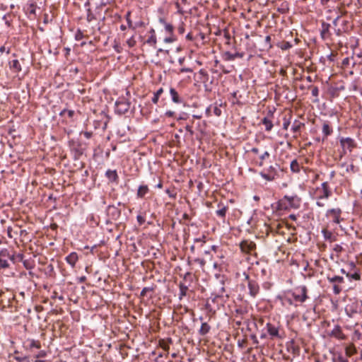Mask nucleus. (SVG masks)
Wrapping results in <instances>:
<instances>
[{
	"mask_svg": "<svg viewBox=\"0 0 362 362\" xmlns=\"http://www.w3.org/2000/svg\"><path fill=\"white\" fill-rule=\"evenodd\" d=\"M277 299L280 300L281 304L283 306H297V304L293 303V300H292V298L288 291L281 295H279L277 296Z\"/></svg>",
	"mask_w": 362,
	"mask_h": 362,
	"instance_id": "f8f14e48",
	"label": "nucleus"
},
{
	"mask_svg": "<svg viewBox=\"0 0 362 362\" xmlns=\"http://www.w3.org/2000/svg\"><path fill=\"white\" fill-rule=\"evenodd\" d=\"M194 262L199 264L201 267H204L205 264V260L204 259L197 258L194 259Z\"/></svg>",
	"mask_w": 362,
	"mask_h": 362,
	"instance_id": "338daca9",
	"label": "nucleus"
},
{
	"mask_svg": "<svg viewBox=\"0 0 362 362\" xmlns=\"http://www.w3.org/2000/svg\"><path fill=\"white\" fill-rule=\"evenodd\" d=\"M10 69L14 73H19L22 70L21 65L18 59H13L8 62Z\"/></svg>",
	"mask_w": 362,
	"mask_h": 362,
	"instance_id": "a878e982",
	"label": "nucleus"
},
{
	"mask_svg": "<svg viewBox=\"0 0 362 362\" xmlns=\"http://www.w3.org/2000/svg\"><path fill=\"white\" fill-rule=\"evenodd\" d=\"M290 168L291 170L295 173H298L300 171V165L296 159H294L291 162Z\"/></svg>",
	"mask_w": 362,
	"mask_h": 362,
	"instance_id": "f704fd0d",
	"label": "nucleus"
},
{
	"mask_svg": "<svg viewBox=\"0 0 362 362\" xmlns=\"http://www.w3.org/2000/svg\"><path fill=\"white\" fill-rule=\"evenodd\" d=\"M173 340L171 338H168L167 341L162 339L159 341L160 346L165 351H168L170 349V344H172Z\"/></svg>",
	"mask_w": 362,
	"mask_h": 362,
	"instance_id": "72a5a7b5",
	"label": "nucleus"
},
{
	"mask_svg": "<svg viewBox=\"0 0 362 362\" xmlns=\"http://www.w3.org/2000/svg\"><path fill=\"white\" fill-rule=\"evenodd\" d=\"M148 187L147 185H140L137 190V197L139 198H143L148 192Z\"/></svg>",
	"mask_w": 362,
	"mask_h": 362,
	"instance_id": "473e14b6",
	"label": "nucleus"
},
{
	"mask_svg": "<svg viewBox=\"0 0 362 362\" xmlns=\"http://www.w3.org/2000/svg\"><path fill=\"white\" fill-rule=\"evenodd\" d=\"M176 113L174 111L172 110H167L164 115L163 117H175Z\"/></svg>",
	"mask_w": 362,
	"mask_h": 362,
	"instance_id": "5fc2aeb1",
	"label": "nucleus"
},
{
	"mask_svg": "<svg viewBox=\"0 0 362 362\" xmlns=\"http://www.w3.org/2000/svg\"><path fill=\"white\" fill-rule=\"evenodd\" d=\"M270 157V153L267 151H265L262 154L259 156L260 162L259 163V166H262L264 165V161L268 159Z\"/></svg>",
	"mask_w": 362,
	"mask_h": 362,
	"instance_id": "79ce46f5",
	"label": "nucleus"
},
{
	"mask_svg": "<svg viewBox=\"0 0 362 362\" xmlns=\"http://www.w3.org/2000/svg\"><path fill=\"white\" fill-rule=\"evenodd\" d=\"M97 19H101L103 21L105 19V16L102 15L101 8L98 6L94 11L90 8L86 10V20L88 23Z\"/></svg>",
	"mask_w": 362,
	"mask_h": 362,
	"instance_id": "6e6552de",
	"label": "nucleus"
},
{
	"mask_svg": "<svg viewBox=\"0 0 362 362\" xmlns=\"http://www.w3.org/2000/svg\"><path fill=\"white\" fill-rule=\"evenodd\" d=\"M105 176L111 182H117L118 180V175L115 170H107L105 173Z\"/></svg>",
	"mask_w": 362,
	"mask_h": 362,
	"instance_id": "c85d7f7f",
	"label": "nucleus"
},
{
	"mask_svg": "<svg viewBox=\"0 0 362 362\" xmlns=\"http://www.w3.org/2000/svg\"><path fill=\"white\" fill-rule=\"evenodd\" d=\"M334 362H348V359L339 354L336 358L333 359Z\"/></svg>",
	"mask_w": 362,
	"mask_h": 362,
	"instance_id": "864d4df0",
	"label": "nucleus"
},
{
	"mask_svg": "<svg viewBox=\"0 0 362 362\" xmlns=\"http://www.w3.org/2000/svg\"><path fill=\"white\" fill-rule=\"evenodd\" d=\"M354 337L357 340H362V325L359 327L355 329Z\"/></svg>",
	"mask_w": 362,
	"mask_h": 362,
	"instance_id": "37998d69",
	"label": "nucleus"
},
{
	"mask_svg": "<svg viewBox=\"0 0 362 362\" xmlns=\"http://www.w3.org/2000/svg\"><path fill=\"white\" fill-rule=\"evenodd\" d=\"M332 190L327 182H324L320 187L315 189V198L317 200L327 199L332 196Z\"/></svg>",
	"mask_w": 362,
	"mask_h": 362,
	"instance_id": "39448f33",
	"label": "nucleus"
},
{
	"mask_svg": "<svg viewBox=\"0 0 362 362\" xmlns=\"http://www.w3.org/2000/svg\"><path fill=\"white\" fill-rule=\"evenodd\" d=\"M305 127V123L301 122L298 119H295L291 128V130L293 133V139H297L298 136L300 134L301 129Z\"/></svg>",
	"mask_w": 362,
	"mask_h": 362,
	"instance_id": "dca6fc26",
	"label": "nucleus"
},
{
	"mask_svg": "<svg viewBox=\"0 0 362 362\" xmlns=\"http://www.w3.org/2000/svg\"><path fill=\"white\" fill-rule=\"evenodd\" d=\"M78 259V254L75 252H71L65 258L66 262L72 267H75L76 264Z\"/></svg>",
	"mask_w": 362,
	"mask_h": 362,
	"instance_id": "5701e85b",
	"label": "nucleus"
},
{
	"mask_svg": "<svg viewBox=\"0 0 362 362\" xmlns=\"http://www.w3.org/2000/svg\"><path fill=\"white\" fill-rule=\"evenodd\" d=\"M247 287L249 289V295L253 298H256L260 291L257 281L255 279L254 281H249Z\"/></svg>",
	"mask_w": 362,
	"mask_h": 362,
	"instance_id": "2eb2a0df",
	"label": "nucleus"
},
{
	"mask_svg": "<svg viewBox=\"0 0 362 362\" xmlns=\"http://www.w3.org/2000/svg\"><path fill=\"white\" fill-rule=\"evenodd\" d=\"M177 40V37L174 33V31L170 33L166 34V36L163 39V42L166 44H170L176 42Z\"/></svg>",
	"mask_w": 362,
	"mask_h": 362,
	"instance_id": "c756f323",
	"label": "nucleus"
},
{
	"mask_svg": "<svg viewBox=\"0 0 362 362\" xmlns=\"http://www.w3.org/2000/svg\"><path fill=\"white\" fill-rule=\"evenodd\" d=\"M288 291L290 293L292 300H293V303L296 304L298 303H303L309 298L308 294V290L305 285L299 286L296 287L295 290H288Z\"/></svg>",
	"mask_w": 362,
	"mask_h": 362,
	"instance_id": "f03ea898",
	"label": "nucleus"
},
{
	"mask_svg": "<svg viewBox=\"0 0 362 362\" xmlns=\"http://www.w3.org/2000/svg\"><path fill=\"white\" fill-rule=\"evenodd\" d=\"M187 2V0H177L175 2V6L177 9V13L180 14L184 13V10L182 8V5L186 4Z\"/></svg>",
	"mask_w": 362,
	"mask_h": 362,
	"instance_id": "ea45409f",
	"label": "nucleus"
},
{
	"mask_svg": "<svg viewBox=\"0 0 362 362\" xmlns=\"http://www.w3.org/2000/svg\"><path fill=\"white\" fill-rule=\"evenodd\" d=\"M339 142L344 153H346V150H348L349 152H351L352 150L356 147L355 141L350 137H341L339 139Z\"/></svg>",
	"mask_w": 362,
	"mask_h": 362,
	"instance_id": "9b49d317",
	"label": "nucleus"
},
{
	"mask_svg": "<svg viewBox=\"0 0 362 362\" xmlns=\"http://www.w3.org/2000/svg\"><path fill=\"white\" fill-rule=\"evenodd\" d=\"M214 113L216 116H220L221 115V110L218 107L216 106L214 108Z\"/></svg>",
	"mask_w": 362,
	"mask_h": 362,
	"instance_id": "69168bd1",
	"label": "nucleus"
},
{
	"mask_svg": "<svg viewBox=\"0 0 362 362\" xmlns=\"http://www.w3.org/2000/svg\"><path fill=\"white\" fill-rule=\"evenodd\" d=\"M13 358L14 360H16L18 362H28L29 361V357L27 356H20L19 351L16 350L13 352Z\"/></svg>",
	"mask_w": 362,
	"mask_h": 362,
	"instance_id": "2f4dec72",
	"label": "nucleus"
},
{
	"mask_svg": "<svg viewBox=\"0 0 362 362\" xmlns=\"http://www.w3.org/2000/svg\"><path fill=\"white\" fill-rule=\"evenodd\" d=\"M126 43L127 45V46L129 47V48H132V47H134L136 44V39H135V36L134 35H132V37H130L127 41H126Z\"/></svg>",
	"mask_w": 362,
	"mask_h": 362,
	"instance_id": "49530a36",
	"label": "nucleus"
},
{
	"mask_svg": "<svg viewBox=\"0 0 362 362\" xmlns=\"http://www.w3.org/2000/svg\"><path fill=\"white\" fill-rule=\"evenodd\" d=\"M240 247L243 252L251 253L256 249V244L250 240H244L240 242Z\"/></svg>",
	"mask_w": 362,
	"mask_h": 362,
	"instance_id": "ddd939ff",
	"label": "nucleus"
},
{
	"mask_svg": "<svg viewBox=\"0 0 362 362\" xmlns=\"http://www.w3.org/2000/svg\"><path fill=\"white\" fill-rule=\"evenodd\" d=\"M347 31H348V28L347 27H343V28L337 27V28H334V33L337 36H341L344 33H346Z\"/></svg>",
	"mask_w": 362,
	"mask_h": 362,
	"instance_id": "c03bdc74",
	"label": "nucleus"
},
{
	"mask_svg": "<svg viewBox=\"0 0 362 362\" xmlns=\"http://www.w3.org/2000/svg\"><path fill=\"white\" fill-rule=\"evenodd\" d=\"M264 329H266V332H262L261 334V339H266L267 337H269L270 339H281V336L279 333V325L272 323L271 322H267Z\"/></svg>",
	"mask_w": 362,
	"mask_h": 362,
	"instance_id": "7ed1b4c3",
	"label": "nucleus"
},
{
	"mask_svg": "<svg viewBox=\"0 0 362 362\" xmlns=\"http://www.w3.org/2000/svg\"><path fill=\"white\" fill-rule=\"evenodd\" d=\"M23 266L25 267V269H31L34 267V264L32 262H30V260H28V259H23Z\"/></svg>",
	"mask_w": 362,
	"mask_h": 362,
	"instance_id": "8fccbe9b",
	"label": "nucleus"
},
{
	"mask_svg": "<svg viewBox=\"0 0 362 362\" xmlns=\"http://www.w3.org/2000/svg\"><path fill=\"white\" fill-rule=\"evenodd\" d=\"M153 287H144L141 291L140 297L144 298L146 296V293L149 291H153Z\"/></svg>",
	"mask_w": 362,
	"mask_h": 362,
	"instance_id": "3c124183",
	"label": "nucleus"
},
{
	"mask_svg": "<svg viewBox=\"0 0 362 362\" xmlns=\"http://www.w3.org/2000/svg\"><path fill=\"white\" fill-rule=\"evenodd\" d=\"M322 141H324L327 139V137L332 134L333 133V127L331 125L330 122L329 121H324L322 122Z\"/></svg>",
	"mask_w": 362,
	"mask_h": 362,
	"instance_id": "a211bd4d",
	"label": "nucleus"
},
{
	"mask_svg": "<svg viewBox=\"0 0 362 362\" xmlns=\"http://www.w3.org/2000/svg\"><path fill=\"white\" fill-rule=\"evenodd\" d=\"M331 25L328 23L322 22L321 24L320 35L323 40H328L331 37V33L329 31Z\"/></svg>",
	"mask_w": 362,
	"mask_h": 362,
	"instance_id": "aec40b11",
	"label": "nucleus"
},
{
	"mask_svg": "<svg viewBox=\"0 0 362 362\" xmlns=\"http://www.w3.org/2000/svg\"><path fill=\"white\" fill-rule=\"evenodd\" d=\"M130 108V103L124 98H119L115 102V113L122 115L129 111Z\"/></svg>",
	"mask_w": 362,
	"mask_h": 362,
	"instance_id": "423d86ee",
	"label": "nucleus"
},
{
	"mask_svg": "<svg viewBox=\"0 0 362 362\" xmlns=\"http://www.w3.org/2000/svg\"><path fill=\"white\" fill-rule=\"evenodd\" d=\"M290 124H291V121L289 119L284 118L283 129L287 130Z\"/></svg>",
	"mask_w": 362,
	"mask_h": 362,
	"instance_id": "6e6d98bb",
	"label": "nucleus"
},
{
	"mask_svg": "<svg viewBox=\"0 0 362 362\" xmlns=\"http://www.w3.org/2000/svg\"><path fill=\"white\" fill-rule=\"evenodd\" d=\"M47 356V352L45 350H40L38 351L35 356L34 358L36 359H40L41 358H45Z\"/></svg>",
	"mask_w": 362,
	"mask_h": 362,
	"instance_id": "09e8293b",
	"label": "nucleus"
},
{
	"mask_svg": "<svg viewBox=\"0 0 362 362\" xmlns=\"http://www.w3.org/2000/svg\"><path fill=\"white\" fill-rule=\"evenodd\" d=\"M321 232L325 240H328L330 243L336 240V237L333 235V233L331 231L325 228L322 229Z\"/></svg>",
	"mask_w": 362,
	"mask_h": 362,
	"instance_id": "cd10ccee",
	"label": "nucleus"
},
{
	"mask_svg": "<svg viewBox=\"0 0 362 362\" xmlns=\"http://www.w3.org/2000/svg\"><path fill=\"white\" fill-rule=\"evenodd\" d=\"M312 95H313L314 97H316V98H317V97H318V95H319V88H318L317 86H314V87H313V88H312Z\"/></svg>",
	"mask_w": 362,
	"mask_h": 362,
	"instance_id": "13d9d810",
	"label": "nucleus"
},
{
	"mask_svg": "<svg viewBox=\"0 0 362 362\" xmlns=\"http://www.w3.org/2000/svg\"><path fill=\"white\" fill-rule=\"evenodd\" d=\"M113 49L117 53H121L122 52L120 44L116 40L114 41Z\"/></svg>",
	"mask_w": 362,
	"mask_h": 362,
	"instance_id": "603ef678",
	"label": "nucleus"
},
{
	"mask_svg": "<svg viewBox=\"0 0 362 362\" xmlns=\"http://www.w3.org/2000/svg\"><path fill=\"white\" fill-rule=\"evenodd\" d=\"M136 219L140 226L142 225L143 223H144V222H145V218L144 216H142L141 215H138L136 216Z\"/></svg>",
	"mask_w": 362,
	"mask_h": 362,
	"instance_id": "052dcab7",
	"label": "nucleus"
},
{
	"mask_svg": "<svg viewBox=\"0 0 362 362\" xmlns=\"http://www.w3.org/2000/svg\"><path fill=\"white\" fill-rule=\"evenodd\" d=\"M106 212H107V216L112 220H115V221L117 220L121 215L120 210L114 205H109L107 207Z\"/></svg>",
	"mask_w": 362,
	"mask_h": 362,
	"instance_id": "6ab92c4d",
	"label": "nucleus"
},
{
	"mask_svg": "<svg viewBox=\"0 0 362 362\" xmlns=\"http://www.w3.org/2000/svg\"><path fill=\"white\" fill-rule=\"evenodd\" d=\"M345 90V86L344 85H341L339 86H330L328 88V93L329 95L334 98H337L339 95V93Z\"/></svg>",
	"mask_w": 362,
	"mask_h": 362,
	"instance_id": "412c9836",
	"label": "nucleus"
},
{
	"mask_svg": "<svg viewBox=\"0 0 362 362\" xmlns=\"http://www.w3.org/2000/svg\"><path fill=\"white\" fill-rule=\"evenodd\" d=\"M8 260L14 262V255H10L6 249L0 251V268L6 269L9 267Z\"/></svg>",
	"mask_w": 362,
	"mask_h": 362,
	"instance_id": "1a4fd4ad",
	"label": "nucleus"
},
{
	"mask_svg": "<svg viewBox=\"0 0 362 362\" xmlns=\"http://www.w3.org/2000/svg\"><path fill=\"white\" fill-rule=\"evenodd\" d=\"M340 18H341V16H337L332 21V24L334 25V28H337L338 27V23L340 21Z\"/></svg>",
	"mask_w": 362,
	"mask_h": 362,
	"instance_id": "e2e57ef3",
	"label": "nucleus"
},
{
	"mask_svg": "<svg viewBox=\"0 0 362 362\" xmlns=\"http://www.w3.org/2000/svg\"><path fill=\"white\" fill-rule=\"evenodd\" d=\"M199 74L201 76H202L203 77H204L206 80H207V79H208L209 75H208L207 72H206L204 69H200V70L199 71Z\"/></svg>",
	"mask_w": 362,
	"mask_h": 362,
	"instance_id": "680f3d73",
	"label": "nucleus"
},
{
	"mask_svg": "<svg viewBox=\"0 0 362 362\" xmlns=\"http://www.w3.org/2000/svg\"><path fill=\"white\" fill-rule=\"evenodd\" d=\"M158 22L163 26L164 32L165 34H168V33H172L174 31V26L171 23L167 22L165 18H160L158 20Z\"/></svg>",
	"mask_w": 362,
	"mask_h": 362,
	"instance_id": "393cba45",
	"label": "nucleus"
},
{
	"mask_svg": "<svg viewBox=\"0 0 362 362\" xmlns=\"http://www.w3.org/2000/svg\"><path fill=\"white\" fill-rule=\"evenodd\" d=\"M341 209L339 208L328 209L325 216L332 219V222L339 224L343 218H341Z\"/></svg>",
	"mask_w": 362,
	"mask_h": 362,
	"instance_id": "9d476101",
	"label": "nucleus"
},
{
	"mask_svg": "<svg viewBox=\"0 0 362 362\" xmlns=\"http://www.w3.org/2000/svg\"><path fill=\"white\" fill-rule=\"evenodd\" d=\"M333 250L337 253H340L343 250V247L340 245L337 244L334 245Z\"/></svg>",
	"mask_w": 362,
	"mask_h": 362,
	"instance_id": "4d7b16f0",
	"label": "nucleus"
},
{
	"mask_svg": "<svg viewBox=\"0 0 362 362\" xmlns=\"http://www.w3.org/2000/svg\"><path fill=\"white\" fill-rule=\"evenodd\" d=\"M262 122L264 125L267 132H270L274 126L273 123L268 117H264Z\"/></svg>",
	"mask_w": 362,
	"mask_h": 362,
	"instance_id": "e433bc0d",
	"label": "nucleus"
},
{
	"mask_svg": "<svg viewBox=\"0 0 362 362\" xmlns=\"http://www.w3.org/2000/svg\"><path fill=\"white\" fill-rule=\"evenodd\" d=\"M327 279L330 284H333V293L335 295H339L342 291V288L339 286V284L344 283V278L340 276H331L328 275Z\"/></svg>",
	"mask_w": 362,
	"mask_h": 362,
	"instance_id": "0eeeda50",
	"label": "nucleus"
},
{
	"mask_svg": "<svg viewBox=\"0 0 362 362\" xmlns=\"http://www.w3.org/2000/svg\"><path fill=\"white\" fill-rule=\"evenodd\" d=\"M280 166L279 164L269 165L267 168L264 169L259 173V175L267 181L271 182L279 177V170Z\"/></svg>",
	"mask_w": 362,
	"mask_h": 362,
	"instance_id": "20e7f679",
	"label": "nucleus"
},
{
	"mask_svg": "<svg viewBox=\"0 0 362 362\" xmlns=\"http://www.w3.org/2000/svg\"><path fill=\"white\" fill-rule=\"evenodd\" d=\"M277 209L279 210H287L289 208L298 209L300 205V198L297 195H285L278 202Z\"/></svg>",
	"mask_w": 362,
	"mask_h": 362,
	"instance_id": "f257e3e1",
	"label": "nucleus"
},
{
	"mask_svg": "<svg viewBox=\"0 0 362 362\" xmlns=\"http://www.w3.org/2000/svg\"><path fill=\"white\" fill-rule=\"evenodd\" d=\"M65 115H67L68 117L71 118V117H73V116L74 115V111L71 110L64 109L59 113L60 116H64Z\"/></svg>",
	"mask_w": 362,
	"mask_h": 362,
	"instance_id": "de8ad7c7",
	"label": "nucleus"
},
{
	"mask_svg": "<svg viewBox=\"0 0 362 362\" xmlns=\"http://www.w3.org/2000/svg\"><path fill=\"white\" fill-rule=\"evenodd\" d=\"M179 289H180L179 299L181 300V299H182V298L184 296H185L187 295V291L188 290V286L185 285L182 283H180V284H179Z\"/></svg>",
	"mask_w": 362,
	"mask_h": 362,
	"instance_id": "c9c22d12",
	"label": "nucleus"
},
{
	"mask_svg": "<svg viewBox=\"0 0 362 362\" xmlns=\"http://www.w3.org/2000/svg\"><path fill=\"white\" fill-rule=\"evenodd\" d=\"M192 71H193V69L191 68H189V67H187V68L183 67V68H181L180 70V73H185V72L191 73Z\"/></svg>",
	"mask_w": 362,
	"mask_h": 362,
	"instance_id": "0e129e2a",
	"label": "nucleus"
},
{
	"mask_svg": "<svg viewBox=\"0 0 362 362\" xmlns=\"http://www.w3.org/2000/svg\"><path fill=\"white\" fill-rule=\"evenodd\" d=\"M170 95L172 101L175 104H182L184 103L183 98H182L177 91L174 88H170Z\"/></svg>",
	"mask_w": 362,
	"mask_h": 362,
	"instance_id": "4be33fe9",
	"label": "nucleus"
},
{
	"mask_svg": "<svg viewBox=\"0 0 362 362\" xmlns=\"http://www.w3.org/2000/svg\"><path fill=\"white\" fill-rule=\"evenodd\" d=\"M185 31V25L183 23L180 24L177 28V32L179 34L182 35Z\"/></svg>",
	"mask_w": 362,
	"mask_h": 362,
	"instance_id": "bf43d9fd",
	"label": "nucleus"
},
{
	"mask_svg": "<svg viewBox=\"0 0 362 362\" xmlns=\"http://www.w3.org/2000/svg\"><path fill=\"white\" fill-rule=\"evenodd\" d=\"M243 53L235 52L234 54H232L230 52H226L223 54V59L225 61H233L236 58H243Z\"/></svg>",
	"mask_w": 362,
	"mask_h": 362,
	"instance_id": "b1692460",
	"label": "nucleus"
},
{
	"mask_svg": "<svg viewBox=\"0 0 362 362\" xmlns=\"http://www.w3.org/2000/svg\"><path fill=\"white\" fill-rule=\"evenodd\" d=\"M23 347L26 351H32L33 349H40L41 343L38 340L28 339L24 343Z\"/></svg>",
	"mask_w": 362,
	"mask_h": 362,
	"instance_id": "f3484780",
	"label": "nucleus"
},
{
	"mask_svg": "<svg viewBox=\"0 0 362 362\" xmlns=\"http://www.w3.org/2000/svg\"><path fill=\"white\" fill-rule=\"evenodd\" d=\"M125 18L127 23V26L129 29H132V30H136V26L134 25L131 19V11H127L125 15Z\"/></svg>",
	"mask_w": 362,
	"mask_h": 362,
	"instance_id": "a19ab883",
	"label": "nucleus"
},
{
	"mask_svg": "<svg viewBox=\"0 0 362 362\" xmlns=\"http://www.w3.org/2000/svg\"><path fill=\"white\" fill-rule=\"evenodd\" d=\"M329 336L339 340H345L346 336L343 332L341 327L339 325H336L333 329L329 333Z\"/></svg>",
	"mask_w": 362,
	"mask_h": 362,
	"instance_id": "4468645a",
	"label": "nucleus"
},
{
	"mask_svg": "<svg viewBox=\"0 0 362 362\" xmlns=\"http://www.w3.org/2000/svg\"><path fill=\"white\" fill-rule=\"evenodd\" d=\"M145 43L153 48H156L157 37L149 35Z\"/></svg>",
	"mask_w": 362,
	"mask_h": 362,
	"instance_id": "58836bf2",
	"label": "nucleus"
},
{
	"mask_svg": "<svg viewBox=\"0 0 362 362\" xmlns=\"http://www.w3.org/2000/svg\"><path fill=\"white\" fill-rule=\"evenodd\" d=\"M346 276L349 277V279H354L356 281H358L361 279V274L358 272H355L353 274L347 273Z\"/></svg>",
	"mask_w": 362,
	"mask_h": 362,
	"instance_id": "a18cd8bd",
	"label": "nucleus"
},
{
	"mask_svg": "<svg viewBox=\"0 0 362 362\" xmlns=\"http://www.w3.org/2000/svg\"><path fill=\"white\" fill-rule=\"evenodd\" d=\"M327 59L329 62H334L335 60V55L331 52L327 56Z\"/></svg>",
	"mask_w": 362,
	"mask_h": 362,
	"instance_id": "774afa93",
	"label": "nucleus"
},
{
	"mask_svg": "<svg viewBox=\"0 0 362 362\" xmlns=\"http://www.w3.org/2000/svg\"><path fill=\"white\" fill-rule=\"evenodd\" d=\"M218 206L219 209L216 211V214L218 217H220L224 220L226 218V215L228 211V207L226 206H224L221 203L218 204Z\"/></svg>",
	"mask_w": 362,
	"mask_h": 362,
	"instance_id": "bb28decb",
	"label": "nucleus"
},
{
	"mask_svg": "<svg viewBox=\"0 0 362 362\" xmlns=\"http://www.w3.org/2000/svg\"><path fill=\"white\" fill-rule=\"evenodd\" d=\"M210 329H211V326L207 322H202L201 327L199 330V334L201 336H205L206 334H207L209 332Z\"/></svg>",
	"mask_w": 362,
	"mask_h": 362,
	"instance_id": "7c9ffc66",
	"label": "nucleus"
},
{
	"mask_svg": "<svg viewBox=\"0 0 362 362\" xmlns=\"http://www.w3.org/2000/svg\"><path fill=\"white\" fill-rule=\"evenodd\" d=\"M356 308V305H349L346 307L345 311L349 317H353V315L358 312Z\"/></svg>",
	"mask_w": 362,
	"mask_h": 362,
	"instance_id": "4c0bfd02",
	"label": "nucleus"
}]
</instances>
